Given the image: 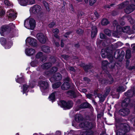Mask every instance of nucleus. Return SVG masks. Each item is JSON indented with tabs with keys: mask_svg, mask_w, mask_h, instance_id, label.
I'll return each mask as SVG.
<instances>
[{
	"mask_svg": "<svg viewBox=\"0 0 135 135\" xmlns=\"http://www.w3.org/2000/svg\"><path fill=\"white\" fill-rule=\"evenodd\" d=\"M109 59L110 60V63H109L107 61L105 60L103 61L102 62V68L107 74L108 73L106 71L108 68L109 67L111 69L113 68L115 65L114 63L113 62V58L112 55L110 56Z\"/></svg>",
	"mask_w": 135,
	"mask_h": 135,
	"instance_id": "obj_1",
	"label": "nucleus"
},
{
	"mask_svg": "<svg viewBox=\"0 0 135 135\" xmlns=\"http://www.w3.org/2000/svg\"><path fill=\"white\" fill-rule=\"evenodd\" d=\"M121 129H117L118 128L116 127L115 131L116 133V135H127L126 133L128 132L130 130L129 125L126 123L123 125Z\"/></svg>",
	"mask_w": 135,
	"mask_h": 135,
	"instance_id": "obj_2",
	"label": "nucleus"
},
{
	"mask_svg": "<svg viewBox=\"0 0 135 135\" xmlns=\"http://www.w3.org/2000/svg\"><path fill=\"white\" fill-rule=\"evenodd\" d=\"M15 28V25L12 23H10L8 25H3L0 29V33L2 36H3L5 32H9L11 30Z\"/></svg>",
	"mask_w": 135,
	"mask_h": 135,
	"instance_id": "obj_3",
	"label": "nucleus"
},
{
	"mask_svg": "<svg viewBox=\"0 0 135 135\" xmlns=\"http://www.w3.org/2000/svg\"><path fill=\"white\" fill-rule=\"evenodd\" d=\"M24 25L26 28L33 30L35 26V21L32 18H29L25 21Z\"/></svg>",
	"mask_w": 135,
	"mask_h": 135,
	"instance_id": "obj_4",
	"label": "nucleus"
},
{
	"mask_svg": "<svg viewBox=\"0 0 135 135\" xmlns=\"http://www.w3.org/2000/svg\"><path fill=\"white\" fill-rule=\"evenodd\" d=\"M6 17L9 20L12 21L17 17V14L15 11L13 9H10L8 10L6 13Z\"/></svg>",
	"mask_w": 135,
	"mask_h": 135,
	"instance_id": "obj_5",
	"label": "nucleus"
},
{
	"mask_svg": "<svg viewBox=\"0 0 135 135\" xmlns=\"http://www.w3.org/2000/svg\"><path fill=\"white\" fill-rule=\"evenodd\" d=\"M58 104L61 107L65 109H70L73 106V102L71 101H69L66 103L65 101L61 100L58 102Z\"/></svg>",
	"mask_w": 135,
	"mask_h": 135,
	"instance_id": "obj_6",
	"label": "nucleus"
},
{
	"mask_svg": "<svg viewBox=\"0 0 135 135\" xmlns=\"http://www.w3.org/2000/svg\"><path fill=\"white\" fill-rule=\"evenodd\" d=\"M38 84L42 92L46 93L48 91L49 85L47 82L40 80L38 81Z\"/></svg>",
	"mask_w": 135,
	"mask_h": 135,
	"instance_id": "obj_7",
	"label": "nucleus"
},
{
	"mask_svg": "<svg viewBox=\"0 0 135 135\" xmlns=\"http://www.w3.org/2000/svg\"><path fill=\"white\" fill-rule=\"evenodd\" d=\"M26 44L27 46L30 45L36 47L37 45V41L36 39L29 37L26 40Z\"/></svg>",
	"mask_w": 135,
	"mask_h": 135,
	"instance_id": "obj_8",
	"label": "nucleus"
},
{
	"mask_svg": "<svg viewBox=\"0 0 135 135\" xmlns=\"http://www.w3.org/2000/svg\"><path fill=\"white\" fill-rule=\"evenodd\" d=\"M42 10L41 7L37 4H35L31 7L30 9L31 13L34 14H37L40 13Z\"/></svg>",
	"mask_w": 135,
	"mask_h": 135,
	"instance_id": "obj_9",
	"label": "nucleus"
},
{
	"mask_svg": "<svg viewBox=\"0 0 135 135\" xmlns=\"http://www.w3.org/2000/svg\"><path fill=\"white\" fill-rule=\"evenodd\" d=\"M36 82L34 81H30L29 84V85L28 86L26 84H24L23 86L22 92L23 94L27 93L28 91L30 88H32L35 85Z\"/></svg>",
	"mask_w": 135,
	"mask_h": 135,
	"instance_id": "obj_10",
	"label": "nucleus"
},
{
	"mask_svg": "<svg viewBox=\"0 0 135 135\" xmlns=\"http://www.w3.org/2000/svg\"><path fill=\"white\" fill-rule=\"evenodd\" d=\"M108 78L107 80L105 79H100L99 80L100 83L102 84H104L105 85L112 83L113 82V79L112 76L110 75H108Z\"/></svg>",
	"mask_w": 135,
	"mask_h": 135,
	"instance_id": "obj_11",
	"label": "nucleus"
},
{
	"mask_svg": "<svg viewBox=\"0 0 135 135\" xmlns=\"http://www.w3.org/2000/svg\"><path fill=\"white\" fill-rule=\"evenodd\" d=\"M75 86L72 83H69L67 82H65L61 86V88L63 90H67L70 88L74 89Z\"/></svg>",
	"mask_w": 135,
	"mask_h": 135,
	"instance_id": "obj_12",
	"label": "nucleus"
},
{
	"mask_svg": "<svg viewBox=\"0 0 135 135\" xmlns=\"http://www.w3.org/2000/svg\"><path fill=\"white\" fill-rule=\"evenodd\" d=\"M117 30L118 31H122L124 33H128L129 34H131L132 33L131 31V28L129 26L124 27L122 28L120 26H118Z\"/></svg>",
	"mask_w": 135,
	"mask_h": 135,
	"instance_id": "obj_13",
	"label": "nucleus"
},
{
	"mask_svg": "<svg viewBox=\"0 0 135 135\" xmlns=\"http://www.w3.org/2000/svg\"><path fill=\"white\" fill-rule=\"evenodd\" d=\"M62 75L59 73H57L55 74L49 79L50 81L54 82L56 81H60L62 79Z\"/></svg>",
	"mask_w": 135,
	"mask_h": 135,
	"instance_id": "obj_14",
	"label": "nucleus"
},
{
	"mask_svg": "<svg viewBox=\"0 0 135 135\" xmlns=\"http://www.w3.org/2000/svg\"><path fill=\"white\" fill-rule=\"evenodd\" d=\"M93 125L91 123L87 122L81 123L79 124V127L81 128H83L85 130H87L88 128L90 129L93 127Z\"/></svg>",
	"mask_w": 135,
	"mask_h": 135,
	"instance_id": "obj_15",
	"label": "nucleus"
},
{
	"mask_svg": "<svg viewBox=\"0 0 135 135\" xmlns=\"http://www.w3.org/2000/svg\"><path fill=\"white\" fill-rule=\"evenodd\" d=\"M36 36L39 41L42 44H44L47 39L46 37L41 33H38Z\"/></svg>",
	"mask_w": 135,
	"mask_h": 135,
	"instance_id": "obj_16",
	"label": "nucleus"
},
{
	"mask_svg": "<svg viewBox=\"0 0 135 135\" xmlns=\"http://www.w3.org/2000/svg\"><path fill=\"white\" fill-rule=\"evenodd\" d=\"M124 52L123 50L118 49L116 50L114 52V56L116 59H118L120 57H123L124 55Z\"/></svg>",
	"mask_w": 135,
	"mask_h": 135,
	"instance_id": "obj_17",
	"label": "nucleus"
},
{
	"mask_svg": "<svg viewBox=\"0 0 135 135\" xmlns=\"http://www.w3.org/2000/svg\"><path fill=\"white\" fill-rule=\"evenodd\" d=\"M125 95L128 97H132L134 95L135 96V86L134 87L133 89L128 90L124 93Z\"/></svg>",
	"mask_w": 135,
	"mask_h": 135,
	"instance_id": "obj_18",
	"label": "nucleus"
},
{
	"mask_svg": "<svg viewBox=\"0 0 135 135\" xmlns=\"http://www.w3.org/2000/svg\"><path fill=\"white\" fill-rule=\"evenodd\" d=\"M135 9V5L134 4H131L127 7L125 10V11L126 13L129 14L133 11Z\"/></svg>",
	"mask_w": 135,
	"mask_h": 135,
	"instance_id": "obj_19",
	"label": "nucleus"
},
{
	"mask_svg": "<svg viewBox=\"0 0 135 135\" xmlns=\"http://www.w3.org/2000/svg\"><path fill=\"white\" fill-rule=\"evenodd\" d=\"M57 68L55 67H53L51 71H46L44 73L45 76L47 77L51 76L53 73H55L57 70Z\"/></svg>",
	"mask_w": 135,
	"mask_h": 135,
	"instance_id": "obj_20",
	"label": "nucleus"
},
{
	"mask_svg": "<svg viewBox=\"0 0 135 135\" xmlns=\"http://www.w3.org/2000/svg\"><path fill=\"white\" fill-rule=\"evenodd\" d=\"M35 59L36 60H38L39 59V60L42 62L45 61V57L43 55L42 52H38L36 56Z\"/></svg>",
	"mask_w": 135,
	"mask_h": 135,
	"instance_id": "obj_21",
	"label": "nucleus"
},
{
	"mask_svg": "<svg viewBox=\"0 0 135 135\" xmlns=\"http://www.w3.org/2000/svg\"><path fill=\"white\" fill-rule=\"evenodd\" d=\"M35 50L32 48H27L25 50V53L28 56L33 55L35 54Z\"/></svg>",
	"mask_w": 135,
	"mask_h": 135,
	"instance_id": "obj_22",
	"label": "nucleus"
},
{
	"mask_svg": "<svg viewBox=\"0 0 135 135\" xmlns=\"http://www.w3.org/2000/svg\"><path fill=\"white\" fill-rule=\"evenodd\" d=\"M129 112L130 111L129 109L124 108L120 109L119 111L120 114L123 116L128 115Z\"/></svg>",
	"mask_w": 135,
	"mask_h": 135,
	"instance_id": "obj_23",
	"label": "nucleus"
},
{
	"mask_svg": "<svg viewBox=\"0 0 135 135\" xmlns=\"http://www.w3.org/2000/svg\"><path fill=\"white\" fill-rule=\"evenodd\" d=\"M130 101V99L129 98H126L123 101L122 104L123 107H126L129 105Z\"/></svg>",
	"mask_w": 135,
	"mask_h": 135,
	"instance_id": "obj_24",
	"label": "nucleus"
},
{
	"mask_svg": "<svg viewBox=\"0 0 135 135\" xmlns=\"http://www.w3.org/2000/svg\"><path fill=\"white\" fill-rule=\"evenodd\" d=\"M97 33V30L95 26H93L92 28L91 36L92 38H94L96 35Z\"/></svg>",
	"mask_w": 135,
	"mask_h": 135,
	"instance_id": "obj_25",
	"label": "nucleus"
},
{
	"mask_svg": "<svg viewBox=\"0 0 135 135\" xmlns=\"http://www.w3.org/2000/svg\"><path fill=\"white\" fill-rule=\"evenodd\" d=\"M90 129L88 128L87 130H86V131H82V132L83 133V135H92L93 134V132L90 130Z\"/></svg>",
	"mask_w": 135,
	"mask_h": 135,
	"instance_id": "obj_26",
	"label": "nucleus"
},
{
	"mask_svg": "<svg viewBox=\"0 0 135 135\" xmlns=\"http://www.w3.org/2000/svg\"><path fill=\"white\" fill-rule=\"evenodd\" d=\"M27 1H25V0L23 2L24 3H26L24 5H21V6H26L27 5H32L34 4L35 3V0H27Z\"/></svg>",
	"mask_w": 135,
	"mask_h": 135,
	"instance_id": "obj_27",
	"label": "nucleus"
},
{
	"mask_svg": "<svg viewBox=\"0 0 135 135\" xmlns=\"http://www.w3.org/2000/svg\"><path fill=\"white\" fill-rule=\"evenodd\" d=\"M52 64L50 62L45 63L41 65V67L43 69H47L51 66Z\"/></svg>",
	"mask_w": 135,
	"mask_h": 135,
	"instance_id": "obj_28",
	"label": "nucleus"
},
{
	"mask_svg": "<svg viewBox=\"0 0 135 135\" xmlns=\"http://www.w3.org/2000/svg\"><path fill=\"white\" fill-rule=\"evenodd\" d=\"M42 51L45 52L47 53L50 52V47L45 45H43L41 47Z\"/></svg>",
	"mask_w": 135,
	"mask_h": 135,
	"instance_id": "obj_29",
	"label": "nucleus"
},
{
	"mask_svg": "<svg viewBox=\"0 0 135 135\" xmlns=\"http://www.w3.org/2000/svg\"><path fill=\"white\" fill-rule=\"evenodd\" d=\"M101 53V56L102 57L104 58L107 57L109 59L110 58L108 54L105 51V50L102 49Z\"/></svg>",
	"mask_w": 135,
	"mask_h": 135,
	"instance_id": "obj_30",
	"label": "nucleus"
},
{
	"mask_svg": "<svg viewBox=\"0 0 135 135\" xmlns=\"http://www.w3.org/2000/svg\"><path fill=\"white\" fill-rule=\"evenodd\" d=\"M83 119L81 115L80 114H77L75 116V120L78 123Z\"/></svg>",
	"mask_w": 135,
	"mask_h": 135,
	"instance_id": "obj_31",
	"label": "nucleus"
},
{
	"mask_svg": "<svg viewBox=\"0 0 135 135\" xmlns=\"http://www.w3.org/2000/svg\"><path fill=\"white\" fill-rule=\"evenodd\" d=\"M17 79L16 78V80L17 82L20 84H21L24 82V79L23 76L21 77H19V76L17 75Z\"/></svg>",
	"mask_w": 135,
	"mask_h": 135,
	"instance_id": "obj_32",
	"label": "nucleus"
},
{
	"mask_svg": "<svg viewBox=\"0 0 135 135\" xmlns=\"http://www.w3.org/2000/svg\"><path fill=\"white\" fill-rule=\"evenodd\" d=\"M67 94L70 96L71 97L75 98L76 97V95L75 92L73 91L70 90L67 93Z\"/></svg>",
	"mask_w": 135,
	"mask_h": 135,
	"instance_id": "obj_33",
	"label": "nucleus"
},
{
	"mask_svg": "<svg viewBox=\"0 0 135 135\" xmlns=\"http://www.w3.org/2000/svg\"><path fill=\"white\" fill-rule=\"evenodd\" d=\"M126 88H124L122 85L120 86L117 88V91L119 92H122L125 91Z\"/></svg>",
	"mask_w": 135,
	"mask_h": 135,
	"instance_id": "obj_34",
	"label": "nucleus"
},
{
	"mask_svg": "<svg viewBox=\"0 0 135 135\" xmlns=\"http://www.w3.org/2000/svg\"><path fill=\"white\" fill-rule=\"evenodd\" d=\"M56 93V92L53 93L49 96V100L51 101L52 102L55 101V96Z\"/></svg>",
	"mask_w": 135,
	"mask_h": 135,
	"instance_id": "obj_35",
	"label": "nucleus"
},
{
	"mask_svg": "<svg viewBox=\"0 0 135 135\" xmlns=\"http://www.w3.org/2000/svg\"><path fill=\"white\" fill-rule=\"evenodd\" d=\"M128 3L127 1L125 2L118 5V7L119 9H122L125 7Z\"/></svg>",
	"mask_w": 135,
	"mask_h": 135,
	"instance_id": "obj_36",
	"label": "nucleus"
},
{
	"mask_svg": "<svg viewBox=\"0 0 135 135\" xmlns=\"http://www.w3.org/2000/svg\"><path fill=\"white\" fill-rule=\"evenodd\" d=\"M12 45V42L11 41L10 42V41H9L8 43H6L4 45V46L5 49H9L11 47V46Z\"/></svg>",
	"mask_w": 135,
	"mask_h": 135,
	"instance_id": "obj_37",
	"label": "nucleus"
},
{
	"mask_svg": "<svg viewBox=\"0 0 135 135\" xmlns=\"http://www.w3.org/2000/svg\"><path fill=\"white\" fill-rule=\"evenodd\" d=\"M61 83L60 82L55 83L52 85V88L54 89L58 88L61 85Z\"/></svg>",
	"mask_w": 135,
	"mask_h": 135,
	"instance_id": "obj_38",
	"label": "nucleus"
},
{
	"mask_svg": "<svg viewBox=\"0 0 135 135\" xmlns=\"http://www.w3.org/2000/svg\"><path fill=\"white\" fill-rule=\"evenodd\" d=\"M109 23L108 20L105 18L103 19L101 22V25H106Z\"/></svg>",
	"mask_w": 135,
	"mask_h": 135,
	"instance_id": "obj_39",
	"label": "nucleus"
},
{
	"mask_svg": "<svg viewBox=\"0 0 135 135\" xmlns=\"http://www.w3.org/2000/svg\"><path fill=\"white\" fill-rule=\"evenodd\" d=\"M38 64V60H36L35 59V61H32L31 63V65L32 67H35L37 66V65Z\"/></svg>",
	"mask_w": 135,
	"mask_h": 135,
	"instance_id": "obj_40",
	"label": "nucleus"
},
{
	"mask_svg": "<svg viewBox=\"0 0 135 135\" xmlns=\"http://www.w3.org/2000/svg\"><path fill=\"white\" fill-rule=\"evenodd\" d=\"M131 57V51L129 50H127L126 52V57L127 59H129Z\"/></svg>",
	"mask_w": 135,
	"mask_h": 135,
	"instance_id": "obj_41",
	"label": "nucleus"
},
{
	"mask_svg": "<svg viewBox=\"0 0 135 135\" xmlns=\"http://www.w3.org/2000/svg\"><path fill=\"white\" fill-rule=\"evenodd\" d=\"M90 104L87 103H84L81 105V107H82V108H86L90 107Z\"/></svg>",
	"mask_w": 135,
	"mask_h": 135,
	"instance_id": "obj_42",
	"label": "nucleus"
},
{
	"mask_svg": "<svg viewBox=\"0 0 135 135\" xmlns=\"http://www.w3.org/2000/svg\"><path fill=\"white\" fill-rule=\"evenodd\" d=\"M0 42L3 46H4L7 43L6 39L3 37H2L0 38Z\"/></svg>",
	"mask_w": 135,
	"mask_h": 135,
	"instance_id": "obj_43",
	"label": "nucleus"
},
{
	"mask_svg": "<svg viewBox=\"0 0 135 135\" xmlns=\"http://www.w3.org/2000/svg\"><path fill=\"white\" fill-rule=\"evenodd\" d=\"M104 32L107 35L110 36L111 35V32L110 30L106 29L104 30Z\"/></svg>",
	"mask_w": 135,
	"mask_h": 135,
	"instance_id": "obj_44",
	"label": "nucleus"
},
{
	"mask_svg": "<svg viewBox=\"0 0 135 135\" xmlns=\"http://www.w3.org/2000/svg\"><path fill=\"white\" fill-rule=\"evenodd\" d=\"M2 9V7L0 6V10ZM5 13V11L2 9V10L0 12V17H2L3 16H4V15Z\"/></svg>",
	"mask_w": 135,
	"mask_h": 135,
	"instance_id": "obj_45",
	"label": "nucleus"
},
{
	"mask_svg": "<svg viewBox=\"0 0 135 135\" xmlns=\"http://www.w3.org/2000/svg\"><path fill=\"white\" fill-rule=\"evenodd\" d=\"M92 67L91 65H85L84 66V69L86 71H87L88 70Z\"/></svg>",
	"mask_w": 135,
	"mask_h": 135,
	"instance_id": "obj_46",
	"label": "nucleus"
},
{
	"mask_svg": "<svg viewBox=\"0 0 135 135\" xmlns=\"http://www.w3.org/2000/svg\"><path fill=\"white\" fill-rule=\"evenodd\" d=\"M4 3L3 4L4 5H5L8 6H10L12 5L11 2H10L8 0H4Z\"/></svg>",
	"mask_w": 135,
	"mask_h": 135,
	"instance_id": "obj_47",
	"label": "nucleus"
},
{
	"mask_svg": "<svg viewBox=\"0 0 135 135\" xmlns=\"http://www.w3.org/2000/svg\"><path fill=\"white\" fill-rule=\"evenodd\" d=\"M78 16L80 18L83 17L84 14L83 12L80 11L78 12Z\"/></svg>",
	"mask_w": 135,
	"mask_h": 135,
	"instance_id": "obj_48",
	"label": "nucleus"
},
{
	"mask_svg": "<svg viewBox=\"0 0 135 135\" xmlns=\"http://www.w3.org/2000/svg\"><path fill=\"white\" fill-rule=\"evenodd\" d=\"M43 3L47 10V11H49L50 10V8L47 2L44 1H43Z\"/></svg>",
	"mask_w": 135,
	"mask_h": 135,
	"instance_id": "obj_49",
	"label": "nucleus"
},
{
	"mask_svg": "<svg viewBox=\"0 0 135 135\" xmlns=\"http://www.w3.org/2000/svg\"><path fill=\"white\" fill-rule=\"evenodd\" d=\"M89 17L91 20H93L94 21L96 19V17L94 16L93 14H91L90 15H89Z\"/></svg>",
	"mask_w": 135,
	"mask_h": 135,
	"instance_id": "obj_50",
	"label": "nucleus"
},
{
	"mask_svg": "<svg viewBox=\"0 0 135 135\" xmlns=\"http://www.w3.org/2000/svg\"><path fill=\"white\" fill-rule=\"evenodd\" d=\"M105 96V95H98V97L99 98L100 100L102 102H103L104 100V97Z\"/></svg>",
	"mask_w": 135,
	"mask_h": 135,
	"instance_id": "obj_51",
	"label": "nucleus"
},
{
	"mask_svg": "<svg viewBox=\"0 0 135 135\" xmlns=\"http://www.w3.org/2000/svg\"><path fill=\"white\" fill-rule=\"evenodd\" d=\"M67 69L68 70H69L70 71L75 72V71L74 68L71 66H67Z\"/></svg>",
	"mask_w": 135,
	"mask_h": 135,
	"instance_id": "obj_52",
	"label": "nucleus"
},
{
	"mask_svg": "<svg viewBox=\"0 0 135 135\" xmlns=\"http://www.w3.org/2000/svg\"><path fill=\"white\" fill-rule=\"evenodd\" d=\"M97 0H89V4L90 6L93 5L96 2Z\"/></svg>",
	"mask_w": 135,
	"mask_h": 135,
	"instance_id": "obj_53",
	"label": "nucleus"
},
{
	"mask_svg": "<svg viewBox=\"0 0 135 135\" xmlns=\"http://www.w3.org/2000/svg\"><path fill=\"white\" fill-rule=\"evenodd\" d=\"M120 31H118L117 30V31H113L112 32L113 35L115 37L117 36L118 34H120Z\"/></svg>",
	"mask_w": 135,
	"mask_h": 135,
	"instance_id": "obj_54",
	"label": "nucleus"
},
{
	"mask_svg": "<svg viewBox=\"0 0 135 135\" xmlns=\"http://www.w3.org/2000/svg\"><path fill=\"white\" fill-rule=\"evenodd\" d=\"M113 25L115 26L116 27V29H117V27L118 26H120L119 25V24L118 23V22L116 20H114V21L113 22Z\"/></svg>",
	"mask_w": 135,
	"mask_h": 135,
	"instance_id": "obj_55",
	"label": "nucleus"
},
{
	"mask_svg": "<svg viewBox=\"0 0 135 135\" xmlns=\"http://www.w3.org/2000/svg\"><path fill=\"white\" fill-rule=\"evenodd\" d=\"M83 31L81 29H79L76 31L77 33L79 34H82L83 33Z\"/></svg>",
	"mask_w": 135,
	"mask_h": 135,
	"instance_id": "obj_56",
	"label": "nucleus"
},
{
	"mask_svg": "<svg viewBox=\"0 0 135 135\" xmlns=\"http://www.w3.org/2000/svg\"><path fill=\"white\" fill-rule=\"evenodd\" d=\"M95 17H96V19L98 18L99 17V15L98 13L96 11H95L94 13Z\"/></svg>",
	"mask_w": 135,
	"mask_h": 135,
	"instance_id": "obj_57",
	"label": "nucleus"
},
{
	"mask_svg": "<svg viewBox=\"0 0 135 135\" xmlns=\"http://www.w3.org/2000/svg\"><path fill=\"white\" fill-rule=\"evenodd\" d=\"M55 24V23L54 22H52L49 24L48 26L49 27L52 28L54 26Z\"/></svg>",
	"mask_w": 135,
	"mask_h": 135,
	"instance_id": "obj_58",
	"label": "nucleus"
},
{
	"mask_svg": "<svg viewBox=\"0 0 135 135\" xmlns=\"http://www.w3.org/2000/svg\"><path fill=\"white\" fill-rule=\"evenodd\" d=\"M115 5V4L114 3H112L110 4V6L109 5H107L106 6H104V7L105 8H110V7H112L114 5Z\"/></svg>",
	"mask_w": 135,
	"mask_h": 135,
	"instance_id": "obj_59",
	"label": "nucleus"
},
{
	"mask_svg": "<svg viewBox=\"0 0 135 135\" xmlns=\"http://www.w3.org/2000/svg\"><path fill=\"white\" fill-rule=\"evenodd\" d=\"M100 38L105 39V38L106 36L104 34L102 33H100Z\"/></svg>",
	"mask_w": 135,
	"mask_h": 135,
	"instance_id": "obj_60",
	"label": "nucleus"
},
{
	"mask_svg": "<svg viewBox=\"0 0 135 135\" xmlns=\"http://www.w3.org/2000/svg\"><path fill=\"white\" fill-rule=\"evenodd\" d=\"M52 32L55 34H57L59 32V30L58 29H54L52 31Z\"/></svg>",
	"mask_w": 135,
	"mask_h": 135,
	"instance_id": "obj_61",
	"label": "nucleus"
},
{
	"mask_svg": "<svg viewBox=\"0 0 135 135\" xmlns=\"http://www.w3.org/2000/svg\"><path fill=\"white\" fill-rule=\"evenodd\" d=\"M110 91V89L109 88L107 89L106 90V92L105 94V96H107L109 93Z\"/></svg>",
	"mask_w": 135,
	"mask_h": 135,
	"instance_id": "obj_62",
	"label": "nucleus"
},
{
	"mask_svg": "<svg viewBox=\"0 0 135 135\" xmlns=\"http://www.w3.org/2000/svg\"><path fill=\"white\" fill-rule=\"evenodd\" d=\"M129 17L130 18V19H129L128 18V20H129V21L131 24L133 23L134 22V20L131 18L130 16H129Z\"/></svg>",
	"mask_w": 135,
	"mask_h": 135,
	"instance_id": "obj_63",
	"label": "nucleus"
},
{
	"mask_svg": "<svg viewBox=\"0 0 135 135\" xmlns=\"http://www.w3.org/2000/svg\"><path fill=\"white\" fill-rule=\"evenodd\" d=\"M62 57L66 60H67L69 57V56L67 55H62L61 56Z\"/></svg>",
	"mask_w": 135,
	"mask_h": 135,
	"instance_id": "obj_64",
	"label": "nucleus"
}]
</instances>
